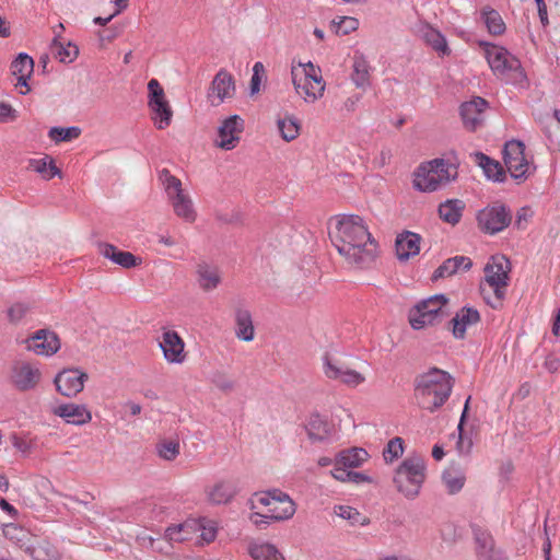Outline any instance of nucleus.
Segmentation results:
<instances>
[{"label": "nucleus", "instance_id": "17", "mask_svg": "<svg viewBox=\"0 0 560 560\" xmlns=\"http://www.w3.org/2000/svg\"><path fill=\"white\" fill-rule=\"evenodd\" d=\"M160 348L168 363L179 364L186 359L184 340L175 330H166L163 332Z\"/></svg>", "mask_w": 560, "mask_h": 560}, {"label": "nucleus", "instance_id": "50", "mask_svg": "<svg viewBox=\"0 0 560 560\" xmlns=\"http://www.w3.org/2000/svg\"><path fill=\"white\" fill-rule=\"evenodd\" d=\"M332 25L336 27L337 34L348 35L358 28L359 21L351 16H339L338 20H332Z\"/></svg>", "mask_w": 560, "mask_h": 560}, {"label": "nucleus", "instance_id": "28", "mask_svg": "<svg viewBox=\"0 0 560 560\" xmlns=\"http://www.w3.org/2000/svg\"><path fill=\"white\" fill-rule=\"evenodd\" d=\"M235 324V335L238 339L247 342L254 339L255 329L253 325L252 314L248 310L236 308Z\"/></svg>", "mask_w": 560, "mask_h": 560}, {"label": "nucleus", "instance_id": "55", "mask_svg": "<svg viewBox=\"0 0 560 560\" xmlns=\"http://www.w3.org/2000/svg\"><path fill=\"white\" fill-rule=\"evenodd\" d=\"M456 271L454 269V265L452 264L451 258L443 261V264L435 269V271L432 275V280L436 281L442 278L451 277L455 275Z\"/></svg>", "mask_w": 560, "mask_h": 560}, {"label": "nucleus", "instance_id": "43", "mask_svg": "<svg viewBox=\"0 0 560 560\" xmlns=\"http://www.w3.org/2000/svg\"><path fill=\"white\" fill-rule=\"evenodd\" d=\"M81 129L79 127H52L48 131V137L55 142L71 141L79 138Z\"/></svg>", "mask_w": 560, "mask_h": 560}, {"label": "nucleus", "instance_id": "25", "mask_svg": "<svg viewBox=\"0 0 560 560\" xmlns=\"http://www.w3.org/2000/svg\"><path fill=\"white\" fill-rule=\"evenodd\" d=\"M54 413L74 425H82L92 420L91 411L85 405L63 404L56 407Z\"/></svg>", "mask_w": 560, "mask_h": 560}, {"label": "nucleus", "instance_id": "38", "mask_svg": "<svg viewBox=\"0 0 560 560\" xmlns=\"http://www.w3.org/2000/svg\"><path fill=\"white\" fill-rule=\"evenodd\" d=\"M277 125L281 138L287 142L293 141L300 135V121L292 115H287L283 118H279Z\"/></svg>", "mask_w": 560, "mask_h": 560}, {"label": "nucleus", "instance_id": "5", "mask_svg": "<svg viewBox=\"0 0 560 560\" xmlns=\"http://www.w3.org/2000/svg\"><path fill=\"white\" fill-rule=\"evenodd\" d=\"M448 299L444 294H434L420 301L409 311L408 319L411 327L419 330L428 325L441 323L447 315L444 311Z\"/></svg>", "mask_w": 560, "mask_h": 560}, {"label": "nucleus", "instance_id": "34", "mask_svg": "<svg viewBox=\"0 0 560 560\" xmlns=\"http://www.w3.org/2000/svg\"><path fill=\"white\" fill-rule=\"evenodd\" d=\"M422 39L434 50L442 54H450L445 37L429 24H423L419 28Z\"/></svg>", "mask_w": 560, "mask_h": 560}, {"label": "nucleus", "instance_id": "6", "mask_svg": "<svg viewBox=\"0 0 560 560\" xmlns=\"http://www.w3.org/2000/svg\"><path fill=\"white\" fill-rule=\"evenodd\" d=\"M273 494L276 499L266 514L253 512L249 515L250 522L260 529L266 528L272 521L280 522L291 518L296 511L295 503L287 493L279 489H273Z\"/></svg>", "mask_w": 560, "mask_h": 560}, {"label": "nucleus", "instance_id": "48", "mask_svg": "<svg viewBox=\"0 0 560 560\" xmlns=\"http://www.w3.org/2000/svg\"><path fill=\"white\" fill-rule=\"evenodd\" d=\"M525 145L522 141L518 140H511L508 141L503 149V160L512 161L516 159H521L525 156Z\"/></svg>", "mask_w": 560, "mask_h": 560}, {"label": "nucleus", "instance_id": "49", "mask_svg": "<svg viewBox=\"0 0 560 560\" xmlns=\"http://www.w3.org/2000/svg\"><path fill=\"white\" fill-rule=\"evenodd\" d=\"M404 453V440L396 436L387 443L383 451V457L386 462H393L394 459L401 456Z\"/></svg>", "mask_w": 560, "mask_h": 560}, {"label": "nucleus", "instance_id": "19", "mask_svg": "<svg viewBox=\"0 0 560 560\" xmlns=\"http://www.w3.org/2000/svg\"><path fill=\"white\" fill-rule=\"evenodd\" d=\"M477 560H505L501 550L495 549L492 536L481 528L474 529Z\"/></svg>", "mask_w": 560, "mask_h": 560}, {"label": "nucleus", "instance_id": "61", "mask_svg": "<svg viewBox=\"0 0 560 560\" xmlns=\"http://www.w3.org/2000/svg\"><path fill=\"white\" fill-rule=\"evenodd\" d=\"M537 5L538 16L544 27L549 25L548 10L545 0H534Z\"/></svg>", "mask_w": 560, "mask_h": 560}, {"label": "nucleus", "instance_id": "56", "mask_svg": "<svg viewBox=\"0 0 560 560\" xmlns=\"http://www.w3.org/2000/svg\"><path fill=\"white\" fill-rule=\"evenodd\" d=\"M18 119V112L8 103L0 102V124L13 122Z\"/></svg>", "mask_w": 560, "mask_h": 560}, {"label": "nucleus", "instance_id": "24", "mask_svg": "<svg viewBox=\"0 0 560 560\" xmlns=\"http://www.w3.org/2000/svg\"><path fill=\"white\" fill-rule=\"evenodd\" d=\"M421 236L417 233L405 231L395 242L396 255L400 261H407L420 252Z\"/></svg>", "mask_w": 560, "mask_h": 560}, {"label": "nucleus", "instance_id": "4", "mask_svg": "<svg viewBox=\"0 0 560 560\" xmlns=\"http://www.w3.org/2000/svg\"><path fill=\"white\" fill-rule=\"evenodd\" d=\"M425 479V463L420 456L407 457L396 469L393 481L398 492L415 499Z\"/></svg>", "mask_w": 560, "mask_h": 560}, {"label": "nucleus", "instance_id": "30", "mask_svg": "<svg viewBox=\"0 0 560 560\" xmlns=\"http://www.w3.org/2000/svg\"><path fill=\"white\" fill-rule=\"evenodd\" d=\"M170 200L177 217L186 222H194L196 220V211L187 194L182 191L174 195Z\"/></svg>", "mask_w": 560, "mask_h": 560}, {"label": "nucleus", "instance_id": "20", "mask_svg": "<svg viewBox=\"0 0 560 560\" xmlns=\"http://www.w3.org/2000/svg\"><path fill=\"white\" fill-rule=\"evenodd\" d=\"M324 373L328 378L339 380L343 384L352 387L365 381V377L361 373L350 369L343 370L341 366L332 363L328 354L324 357Z\"/></svg>", "mask_w": 560, "mask_h": 560}, {"label": "nucleus", "instance_id": "32", "mask_svg": "<svg viewBox=\"0 0 560 560\" xmlns=\"http://www.w3.org/2000/svg\"><path fill=\"white\" fill-rule=\"evenodd\" d=\"M464 209L465 203L462 200L448 199L439 206V215L444 222L455 225L459 222Z\"/></svg>", "mask_w": 560, "mask_h": 560}, {"label": "nucleus", "instance_id": "60", "mask_svg": "<svg viewBox=\"0 0 560 560\" xmlns=\"http://www.w3.org/2000/svg\"><path fill=\"white\" fill-rule=\"evenodd\" d=\"M331 476L339 481H348L349 478L345 475H349L350 470H348L347 467H343L341 464H337V460L335 459V467L332 470H330Z\"/></svg>", "mask_w": 560, "mask_h": 560}, {"label": "nucleus", "instance_id": "16", "mask_svg": "<svg viewBox=\"0 0 560 560\" xmlns=\"http://www.w3.org/2000/svg\"><path fill=\"white\" fill-rule=\"evenodd\" d=\"M40 380V372L33 368L30 363H15L12 368V384L22 392H26L36 387Z\"/></svg>", "mask_w": 560, "mask_h": 560}, {"label": "nucleus", "instance_id": "44", "mask_svg": "<svg viewBox=\"0 0 560 560\" xmlns=\"http://www.w3.org/2000/svg\"><path fill=\"white\" fill-rule=\"evenodd\" d=\"M442 480L450 494L459 492L465 483V477L453 469H446L442 475Z\"/></svg>", "mask_w": 560, "mask_h": 560}, {"label": "nucleus", "instance_id": "10", "mask_svg": "<svg viewBox=\"0 0 560 560\" xmlns=\"http://www.w3.org/2000/svg\"><path fill=\"white\" fill-rule=\"evenodd\" d=\"M477 221L481 231L488 234H497L508 228L512 221V214L508 207L495 203L479 211Z\"/></svg>", "mask_w": 560, "mask_h": 560}, {"label": "nucleus", "instance_id": "9", "mask_svg": "<svg viewBox=\"0 0 560 560\" xmlns=\"http://www.w3.org/2000/svg\"><path fill=\"white\" fill-rule=\"evenodd\" d=\"M148 105L152 110V119L155 121L158 129H165L172 122L173 110L165 98L164 90L156 79H151L148 83Z\"/></svg>", "mask_w": 560, "mask_h": 560}, {"label": "nucleus", "instance_id": "64", "mask_svg": "<svg viewBox=\"0 0 560 560\" xmlns=\"http://www.w3.org/2000/svg\"><path fill=\"white\" fill-rule=\"evenodd\" d=\"M12 443L13 446L22 453H26L30 451V443L18 435L12 436Z\"/></svg>", "mask_w": 560, "mask_h": 560}, {"label": "nucleus", "instance_id": "22", "mask_svg": "<svg viewBox=\"0 0 560 560\" xmlns=\"http://www.w3.org/2000/svg\"><path fill=\"white\" fill-rule=\"evenodd\" d=\"M479 322V312L474 307L464 306L450 320L448 325L452 326V332L456 339H464L467 327L476 325Z\"/></svg>", "mask_w": 560, "mask_h": 560}, {"label": "nucleus", "instance_id": "33", "mask_svg": "<svg viewBox=\"0 0 560 560\" xmlns=\"http://www.w3.org/2000/svg\"><path fill=\"white\" fill-rule=\"evenodd\" d=\"M369 457L368 452L362 447H351L340 451L335 459L347 468L360 467Z\"/></svg>", "mask_w": 560, "mask_h": 560}, {"label": "nucleus", "instance_id": "31", "mask_svg": "<svg viewBox=\"0 0 560 560\" xmlns=\"http://www.w3.org/2000/svg\"><path fill=\"white\" fill-rule=\"evenodd\" d=\"M50 54L60 62H72L79 54L77 45L56 36L50 45Z\"/></svg>", "mask_w": 560, "mask_h": 560}, {"label": "nucleus", "instance_id": "14", "mask_svg": "<svg viewBox=\"0 0 560 560\" xmlns=\"http://www.w3.org/2000/svg\"><path fill=\"white\" fill-rule=\"evenodd\" d=\"M244 130V119L238 115L225 118L218 128L219 140L217 147L223 150H232L240 141V135Z\"/></svg>", "mask_w": 560, "mask_h": 560}, {"label": "nucleus", "instance_id": "1", "mask_svg": "<svg viewBox=\"0 0 560 560\" xmlns=\"http://www.w3.org/2000/svg\"><path fill=\"white\" fill-rule=\"evenodd\" d=\"M329 236L338 253L348 264L365 269L375 262L378 245L360 215H339L336 228L329 232Z\"/></svg>", "mask_w": 560, "mask_h": 560}, {"label": "nucleus", "instance_id": "21", "mask_svg": "<svg viewBox=\"0 0 560 560\" xmlns=\"http://www.w3.org/2000/svg\"><path fill=\"white\" fill-rule=\"evenodd\" d=\"M98 253L126 269L137 267L142 262L140 257L135 256L130 252L120 250L109 243H98Z\"/></svg>", "mask_w": 560, "mask_h": 560}, {"label": "nucleus", "instance_id": "51", "mask_svg": "<svg viewBox=\"0 0 560 560\" xmlns=\"http://www.w3.org/2000/svg\"><path fill=\"white\" fill-rule=\"evenodd\" d=\"M188 528L189 525L186 523L168 526L165 529V538L170 541L178 542L187 540L189 535Z\"/></svg>", "mask_w": 560, "mask_h": 560}, {"label": "nucleus", "instance_id": "36", "mask_svg": "<svg viewBox=\"0 0 560 560\" xmlns=\"http://www.w3.org/2000/svg\"><path fill=\"white\" fill-rule=\"evenodd\" d=\"M351 80L359 89L365 90L370 86V66L364 57H354Z\"/></svg>", "mask_w": 560, "mask_h": 560}, {"label": "nucleus", "instance_id": "11", "mask_svg": "<svg viewBox=\"0 0 560 560\" xmlns=\"http://www.w3.org/2000/svg\"><path fill=\"white\" fill-rule=\"evenodd\" d=\"M292 82L298 94H301L300 86L302 81H308L315 83V89L307 96L312 98H319L324 94L325 83L322 77V71L318 67H315L311 61L306 63H299V67H292L291 70Z\"/></svg>", "mask_w": 560, "mask_h": 560}, {"label": "nucleus", "instance_id": "15", "mask_svg": "<svg viewBox=\"0 0 560 560\" xmlns=\"http://www.w3.org/2000/svg\"><path fill=\"white\" fill-rule=\"evenodd\" d=\"M235 94V81L231 73L225 69L219 70L214 75L208 98L213 106L221 105L225 98H231Z\"/></svg>", "mask_w": 560, "mask_h": 560}, {"label": "nucleus", "instance_id": "62", "mask_svg": "<svg viewBox=\"0 0 560 560\" xmlns=\"http://www.w3.org/2000/svg\"><path fill=\"white\" fill-rule=\"evenodd\" d=\"M345 476L349 478L348 481L357 483V485L363 483V482H372V478L363 472L350 471L349 475H345Z\"/></svg>", "mask_w": 560, "mask_h": 560}, {"label": "nucleus", "instance_id": "59", "mask_svg": "<svg viewBox=\"0 0 560 560\" xmlns=\"http://www.w3.org/2000/svg\"><path fill=\"white\" fill-rule=\"evenodd\" d=\"M48 158L45 159H32L30 161V166L37 173L42 174L43 177L47 176V168L49 162H47Z\"/></svg>", "mask_w": 560, "mask_h": 560}, {"label": "nucleus", "instance_id": "42", "mask_svg": "<svg viewBox=\"0 0 560 560\" xmlns=\"http://www.w3.org/2000/svg\"><path fill=\"white\" fill-rule=\"evenodd\" d=\"M335 513L343 520H348L351 525H368L370 520L363 516L357 509L348 505L335 506Z\"/></svg>", "mask_w": 560, "mask_h": 560}, {"label": "nucleus", "instance_id": "39", "mask_svg": "<svg viewBox=\"0 0 560 560\" xmlns=\"http://www.w3.org/2000/svg\"><path fill=\"white\" fill-rule=\"evenodd\" d=\"M481 15L490 34L501 35L504 33L505 24L498 11L486 7L481 10Z\"/></svg>", "mask_w": 560, "mask_h": 560}, {"label": "nucleus", "instance_id": "35", "mask_svg": "<svg viewBox=\"0 0 560 560\" xmlns=\"http://www.w3.org/2000/svg\"><path fill=\"white\" fill-rule=\"evenodd\" d=\"M34 560H60L59 550L49 541H40L35 546H28L25 549Z\"/></svg>", "mask_w": 560, "mask_h": 560}, {"label": "nucleus", "instance_id": "40", "mask_svg": "<svg viewBox=\"0 0 560 560\" xmlns=\"http://www.w3.org/2000/svg\"><path fill=\"white\" fill-rule=\"evenodd\" d=\"M235 495V488L229 482H219L209 492V500L215 504H225Z\"/></svg>", "mask_w": 560, "mask_h": 560}, {"label": "nucleus", "instance_id": "37", "mask_svg": "<svg viewBox=\"0 0 560 560\" xmlns=\"http://www.w3.org/2000/svg\"><path fill=\"white\" fill-rule=\"evenodd\" d=\"M248 552L254 560H285L277 547L268 542L252 544Z\"/></svg>", "mask_w": 560, "mask_h": 560}, {"label": "nucleus", "instance_id": "41", "mask_svg": "<svg viewBox=\"0 0 560 560\" xmlns=\"http://www.w3.org/2000/svg\"><path fill=\"white\" fill-rule=\"evenodd\" d=\"M470 398L471 397L469 396L465 401L464 410L462 412L460 420H459V423L457 427L459 436H458V441L456 443V448L460 455H468L472 447L471 439H464V436H463L464 423H465V420H466V417L468 413Z\"/></svg>", "mask_w": 560, "mask_h": 560}, {"label": "nucleus", "instance_id": "58", "mask_svg": "<svg viewBox=\"0 0 560 560\" xmlns=\"http://www.w3.org/2000/svg\"><path fill=\"white\" fill-rule=\"evenodd\" d=\"M3 535L11 540L21 541V536H25V533L21 527L9 524L3 527Z\"/></svg>", "mask_w": 560, "mask_h": 560}, {"label": "nucleus", "instance_id": "7", "mask_svg": "<svg viewBox=\"0 0 560 560\" xmlns=\"http://www.w3.org/2000/svg\"><path fill=\"white\" fill-rule=\"evenodd\" d=\"M511 271L510 260L505 256H493L485 267V280L493 290L495 301L494 304L485 298L487 303L493 308L501 304L505 295V289L509 285V272Z\"/></svg>", "mask_w": 560, "mask_h": 560}, {"label": "nucleus", "instance_id": "26", "mask_svg": "<svg viewBox=\"0 0 560 560\" xmlns=\"http://www.w3.org/2000/svg\"><path fill=\"white\" fill-rule=\"evenodd\" d=\"M304 427L310 441L313 443L328 440L331 433V425L318 413L311 415Z\"/></svg>", "mask_w": 560, "mask_h": 560}, {"label": "nucleus", "instance_id": "8", "mask_svg": "<svg viewBox=\"0 0 560 560\" xmlns=\"http://www.w3.org/2000/svg\"><path fill=\"white\" fill-rule=\"evenodd\" d=\"M481 45L485 47L487 61L497 77L505 78L512 72L521 73L520 60L508 49L489 43H481Z\"/></svg>", "mask_w": 560, "mask_h": 560}, {"label": "nucleus", "instance_id": "46", "mask_svg": "<svg viewBox=\"0 0 560 560\" xmlns=\"http://www.w3.org/2000/svg\"><path fill=\"white\" fill-rule=\"evenodd\" d=\"M160 180L165 187L168 198L171 199L174 195L179 194L183 190L182 182L171 174L167 168H163L160 172Z\"/></svg>", "mask_w": 560, "mask_h": 560}, {"label": "nucleus", "instance_id": "2", "mask_svg": "<svg viewBox=\"0 0 560 560\" xmlns=\"http://www.w3.org/2000/svg\"><path fill=\"white\" fill-rule=\"evenodd\" d=\"M454 380L450 373L432 368L415 378V395L419 406L433 413L450 398Z\"/></svg>", "mask_w": 560, "mask_h": 560}, {"label": "nucleus", "instance_id": "23", "mask_svg": "<svg viewBox=\"0 0 560 560\" xmlns=\"http://www.w3.org/2000/svg\"><path fill=\"white\" fill-rule=\"evenodd\" d=\"M34 71V60L25 52H21L11 63V72L16 78V86H24V91H20L22 95L27 94L31 89L27 81Z\"/></svg>", "mask_w": 560, "mask_h": 560}, {"label": "nucleus", "instance_id": "47", "mask_svg": "<svg viewBox=\"0 0 560 560\" xmlns=\"http://www.w3.org/2000/svg\"><path fill=\"white\" fill-rule=\"evenodd\" d=\"M276 495L273 494V490L255 492L252 498L248 500V505L250 510H256L259 506L270 508L272 501H275Z\"/></svg>", "mask_w": 560, "mask_h": 560}, {"label": "nucleus", "instance_id": "57", "mask_svg": "<svg viewBox=\"0 0 560 560\" xmlns=\"http://www.w3.org/2000/svg\"><path fill=\"white\" fill-rule=\"evenodd\" d=\"M451 260L456 272L459 270L468 271L472 267V261L467 256H454L451 257Z\"/></svg>", "mask_w": 560, "mask_h": 560}, {"label": "nucleus", "instance_id": "53", "mask_svg": "<svg viewBox=\"0 0 560 560\" xmlns=\"http://www.w3.org/2000/svg\"><path fill=\"white\" fill-rule=\"evenodd\" d=\"M31 310V306L26 303L16 302L8 308V319L12 324L20 323L27 312Z\"/></svg>", "mask_w": 560, "mask_h": 560}, {"label": "nucleus", "instance_id": "52", "mask_svg": "<svg viewBox=\"0 0 560 560\" xmlns=\"http://www.w3.org/2000/svg\"><path fill=\"white\" fill-rule=\"evenodd\" d=\"M159 455L166 460H173L179 454V443L177 441H163L158 444Z\"/></svg>", "mask_w": 560, "mask_h": 560}, {"label": "nucleus", "instance_id": "12", "mask_svg": "<svg viewBox=\"0 0 560 560\" xmlns=\"http://www.w3.org/2000/svg\"><path fill=\"white\" fill-rule=\"evenodd\" d=\"M88 374L80 369L70 368L60 371L54 378L57 392L65 397H75L84 388Z\"/></svg>", "mask_w": 560, "mask_h": 560}, {"label": "nucleus", "instance_id": "63", "mask_svg": "<svg viewBox=\"0 0 560 560\" xmlns=\"http://www.w3.org/2000/svg\"><path fill=\"white\" fill-rule=\"evenodd\" d=\"M545 368L550 373H556L559 370V368H560V358H558L555 354L547 355V358L545 360Z\"/></svg>", "mask_w": 560, "mask_h": 560}, {"label": "nucleus", "instance_id": "45", "mask_svg": "<svg viewBox=\"0 0 560 560\" xmlns=\"http://www.w3.org/2000/svg\"><path fill=\"white\" fill-rule=\"evenodd\" d=\"M504 164L515 180L522 182L526 179L529 165L525 156L516 160L514 159L512 161H506Z\"/></svg>", "mask_w": 560, "mask_h": 560}, {"label": "nucleus", "instance_id": "13", "mask_svg": "<svg viewBox=\"0 0 560 560\" xmlns=\"http://www.w3.org/2000/svg\"><path fill=\"white\" fill-rule=\"evenodd\" d=\"M488 107V102L480 96H475L470 101L464 102L459 107L464 127L469 131H476L481 127Z\"/></svg>", "mask_w": 560, "mask_h": 560}, {"label": "nucleus", "instance_id": "54", "mask_svg": "<svg viewBox=\"0 0 560 560\" xmlns=\"http://www.w3.org/2000/svg\"><path fill=\"white\" fill-rule=\"evenodd\" d=\"M265 73L264 65L260 61H257L253 67V75L250 79V94H256L260 90L261 78Z\"/></svg>", "mask_w": 560, "mask_h": 560}, {"label": "nucleus", "instance_id": "27", "mask_svg": "<svg viewBox=\"0 0 560 560\" xmlns=\"http://www.w3.org/2000/svg\"><path fill=\"white\" fill-rule=\"evenodd\" d=\"M474 158L475 162L482 168L483 174L488 179L497 183H502L505 180L506 173L500 162L491 159L482 152H475Z\"/></svg>", "mask_w": 560, "mask_h": 560}, {"label": "nucleus", "instance_id": "3", "mask_svg": "<svg viewBox=\"0 0 560 560\" xmlns=\"http://www.w3.org/2000/svg\"><path fill=\"white\" fill-rule=\"evenodd\" d=\"M457 166L444 159H434L421 163L413 172V187L423 192L435 191L441 184L455 180Z\"/></svg>", "mask_w": 560, "mask_h": 560}, {"label": "nucleus", "instance_id": "18", "mask_svg": "<svg viewBox=\"0 0 560 560\" xmlns=\"http://www.w3.org/2000/svg\"><path fill=\"white\" fill-rule=\"evenodd\" d=\"M60 348L58 336L46 329H40L27 340V349L37 354L51 355Z\"/></svg>", "mask_w": 560, "mask_h": 560}, {"label": "nucleus", "instance_id": "29", "mask_svg": "<svg viewBox=\"0 0 560 560\" xmlns=\"http://www.w3.org/2000/svg\"><path fill=\"white\" fill-rule=\"evenodd\" d=\"M196 272L198 276V283L205 291H211L215 289L221 282L218 268L207 262L198 264Z\"/></svg>", "mask_w": 560, "mask_h": 560}]
</instances>
